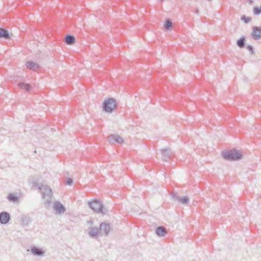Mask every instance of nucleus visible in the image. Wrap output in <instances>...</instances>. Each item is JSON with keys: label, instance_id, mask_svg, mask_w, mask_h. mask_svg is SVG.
<instances>
[{"label": "nucleus", "instance_id": "f257e3e1", "mask_svg": "<svg viewBox=\"0 0 261 261\" xmlns=\"http://www.w3.org/2000/svg\"><path fill=\"white\" fill-rule=\"evenodd\" d=\"M88 205L94 212L98 214L106 215L108 211V209L104 207L103 204L98 200L89 201Z\"/></svg>", "mask_w": 261, "mask_h": 261}, {"label": "nucleus", "instance_id": "f03ea898", "mask_svg": "<svg viewBox=\"0 0 261 261\" xmlns=\"http://www.w3.org/2000/svg\"><path fill=\"white\" fill-rule=\"evenodd\" d=\"M34 188H37L39 192L42 194V198L45 199L46 197H51L53 192L51 188L47 185L41 184L39 185L37 182H34L33 184Z\"/></svg>", "mask_w": 261, "mask_h": 261}, {"label": "nucleus", "instance_id": "7ed1b4c3", "mask_svg": "<svg viewBox=\"0 0 261 261\" xmlns=\"http://www.w3.org/2000/svg\"><path fill=\"white\" fill-rule=\"evenodd\" d=\"M223 157L228 161H239L242 159L243 155L236 150H230L224 152Z\"/></svg>", "mask_w": 261, "mask_h": 261}, {"label": "nucleus", "instance_id": "20e7f679", "mask_svg": "<svg viewBox=\"0 0 261 261\" xmlns=\"http://www.w3.org/2000/svg\"><path fill=\"white\" fill-rule=\"evenodd\" d=\"M116 106V100L112 97L105 99L102 103V110L106 113H111Z\"/></svg>", "mask_w": 261, "mask_h": 261}, {"label": "nucleus", "instance_id": "39448f33", "mask_svg": "<svg viewBox=\"0 0 261 261\" xmlns=\"http://www.w3.org/2000/svg\"><path fill=\"white\" fill-rule=\"evenodd\" d=\"M251 36L255 40L261 39V27H253Z\"/></svg>", "mask_w": 261, "mask_h": 261}, {"label": "nucleus", "instance_id": "423d86ee", "mask_svg": "<svg viewBox=\"0 0 261 261\" xmlns=\"http://www.w3.org/2000/svg\"><path fill=\"white\" fill-rule=\"evenodd\" d=\"M161 152L163 160L165 162H168L170 160L172 152L169 148L167 147L166 148L161 149Z\"/></svg>", "mask_w": 261, "mask_h": 261}, {"label": "nucleus", "instance_id": "0eeeda50", "mask_svg": "<svg viewBox=\"0 0 261 261\" xmlns=\"http://www.w3.org/2000/svg\"><path fill=\"white\" fill-rule=\"evenodd\" d=\"M10 220L11 216L8 212L3 211L0 213V224H7Z\"/></svg>", "mask_w": 261, "mask_h": 261}, {"label": "nucleus", "instance_id": "6e6552de", "mask_svg": "<svg viewBox=\"0 0 261 261\" xmlns=\"http://www.w3.org/2000/svg\"><path fill=\"white\" fill-rule=\"evenodd\" d=\"M108 140L110 143H117L122 144L123 143V139L119 135L116 134H112L108 137Z\"/></svg>", "mask_w": 261, "mask_h": 261}, {"label": "nucleus", "instance_id": "1a4fd4ad", "mask_svg": "<svg viewBox=\"0 0 261 261\" xmlns=\"http://www.w3.org/2000/svg\"><path fill=\"white\" fill-rule=\"evenodd\" d=\"M99 228L100 233H103L105 236H108L110 231L111 227L109 223L102 222L100 224Z\"/></svg>", "mask_w": 261, "mask_h": 261}, {"label": "nucleus", "instance_id": "9d476101", "mask_svg": "<svg viewBox=\"0 0 261 261\" xmlns=\"http://www.w3.org/2000/svg\"><path fill=\"white\" fill-rule=\"evenodd\" d=\"M53 208L56 211L58 214H63L66 211V208L59 201H56L55 202Z\"/></svg>", "mask_w": 261, "mask_h": 261}, {"label": "nucleus", "instance_id": "9b49d317", "mask_svg": "<svg viewBox=\"0 0 261 261\" xmlns=\"http://www.w3.org/2000/svg\"><path fill=\"white\" fill-rule=\"evenodd\" d=\"M155 233L159 237H163L167 233V231L164 226H160L155 228Z\"/></svg>", "mask_w": 261, "mask_h": 261}, {"label": "nucleus", "instance_id": "f8f14e48", "mask_svg": "<svg viewBox=\"0 0 261 261\" xmlns=\"http://www.w3.org/2000/svg\"><path fill=\"white\" fill-rule=\"evenodd\" d=\"M99 232H100L99 227H90L88 231V234L90 237L95 238L98 236Z\"/></svg>", "mask_w": 261, "mask_h": 261}, {"label": "nucleus", "instance_id": "ddd939ff", "mask_svg": "<svg viewBox=\"0 0 261 261\" xmlns=\"http://www.w3.org/2000/svg\"><path fill=\"white\" fill-rule=\"evenodd\" d=\"M31 252L33 255L40 256L44 255L45 253L42 249L36 246H33L31 247Z\"/></svg>", "mask_w": 261, "mask_h": 261}, {"label": "nucleus", "instance_id": "4468645a", "mask_svg": "<svg viewBox=\"0 0 261 261\" xmlns=\"http://www.w3.org/2000/svg\"><path fill=\"white\" fill-rule=\"evenodd\" d=\"M10 34L8 31L3 28H0V39H4L8 40L10 39Z\"/></svg>", "mask_w": 261, "mask_h": 261}, {"label": "nucleus", "instance_id": "2eb2a0df", "mask_svg": "<svg viewBox=\"0 0 261 261\" xmlns=\"http://www.w3.org/2000/svg\"><path fill=\"white\" fill-rule=\"evenodd\" d=\"M26 67L31 70H36L40 68V66L33 61H28L25 63Z\"/></svg>", "mask_w": 261, "mask_h": 261}, {"label": "nucleus", "instance_id": "dca6fc26", "mask_svg": "<svg viewBox=\"0 0 261 261\" xmlns=\"http://www.w3.org/2000/svg\"><path fill=\"white\" fill-rule=\"evenodd\" d=\"M245 42L246 37L245 36H242L239 39L237 40V45L239 48H243L245 47Z\"/></svg>", "mask_w": 261, "mask_h": 261}, {"label": "nucleus", "instance_id": "f3484780", "mask_svg": "<svg viewBox=\"0 0 261 261\" xmlns=\"http://www.w3.org/2000/svg\"><path fill=\"white\" fill-rule=\"evenodd\" d=\"M18 86L20 88L24 89L27 92L30 91L32 89V86L29 84L24 82L19 83Z\"/></svg>", "mask_w": 261, "mask_h": 261}, {"label": "nucleus", "instance_id": "a211bd4d", "mask_svg": "<svg viewBox=\"0 0 261 261\" xmlns=\"http://www.w3.org/2000/svg\"><path fill=\"white\" fill-rule=\"evenodd\" d=\"M65 42L67 44H72L75 42V38L71 35H67L65 38Z\"/></svg>", "mask_w": 261, "mask_h": 261}, {"label": "nucleus", "instance_id": "6ab92c4d", "mask_svg": "<svg viewBox=\"0 0 261 261\" xmlns=\"http://www.w3.org/2000/svg\"><path fill=\"white\" fill-rule=\"evenodd\" d=\"M7 199L10 202H15L18 201L19 197L13 193H10L7 196Z\"/></svg>", "mask_w": 261, "mask_h": 261}, {"label": "nucleus", "instance_id": "aec40b11", "mask_svg": "<svg viewBox=\"0 0 261 261\" xmlns=\"http://www.w3.org/2000/svg\"><path fill=\"white\" fill-rule=\"evenodd\" d=\"M189 198L188 196H185L181 197H179L177 201L184 205H187L189 204Z\"/></svg>", "mask_w": 261, "mask_h": 261}, {"label": "nucleus", "instance_id": "412c9836", "mask_svg": "<svg viewBox=\"0 0 261 261\" xmlns=\"http://www.w3.org/2000/svg\"><path fill=\"white\" fill-rule=\"evenodd\" d=\"M20 221L23 225H27L31 222V219L28 216H24L21 217Z\"/></svg>", "mask_w": 261, "mask_h": 261}, {"label": "nucleus", "instance_id": "4be33fe9", "mask_svg": "<svg viewBox=\"0 0 261 261\" xmlns=\"http://www.w3.org/2000/svg\"><path fill=\"white\" fill-rule=\"evenodd\" d=\"M172 27V22L171 21L168 19H166L165 23L164 25V28L165 30H169Z\"/></svg>", "mask_w": 261, "mask_h": 261}, {"label": "nucleus", "instance_id": "5701e85b", "mask_svg": "<svg viewBox=\"0 0 261 261\" xmlns=\"http://www.w3.org/2000/svg\"><path fill=\"white\" fill-rule=\"evenodd\" d=\"M51 197H46V198L45 199V202H44V206L46 208H49L51 205Z\"/></svg>", "mask_w": 261, "mask_h": 261}, {"label": "nucleus", "instance_id": "b1692460", "mask_svg": "<svg viewBox=\"0 0 261 261\" xmlns=\"http://www.w3.org/2000/svg\"><path fill=\"white\" fill-rule=\"evenodd\" d=\"M241 20L244 21L245 23H248L251 20V18L244 15L241 16Z\"/></svg>", "mask_w": 261, "mask_h": 261}, {"label": "nucleus", "instance_id": "393cba45", "mask_svg": "<svg viewBox=\"0 0 261 261\" xmlns=\"http://www.w3.org/2000/svg\"><path fill=\"white\" fill-rule=\"evenodd\" d=\"M253 11L254 14L256 15H258L261 14V6L259 7L257 6L254 7Z\"/></svg>", "mask_w": 261, "mask_h": 261}, {"label": "nucleus", "instance_id": "a878e982", "mask_svg": "<svg viewBox=\"0 0 261 261\" xmlns=\"http://www.w3.org/2000/svg\"><path fill=\"white\" fill-rule=\"evenodd\" d=\"M170 195L174 201H178L179 199V197L177 195V193L174 192H172Z\"/></svg>", "mask_w": 261, "mask_h": 261}, {"label": "nucleus", "instance_id": "bb28decb", "mask_svg": "<svg viewBox=\"0 0 261 261\" xmlns=\"http://www.w3.org/2000/svg\"><path fill=\"white\" fill-rule=\"evenodd\" d=\"M246 49L249 51L250 54L252 55L254 54V48L251 45H248Z\"/></svg>", "mask_w": 261, "mask_h": 261}, {"label": "nucleus", "instance_id": "cd10ccee", "mask_svg": "<svg viewBox=\"0 0 261 261\" xmlns=\"http://www.w3.org/2000/svg\"><path fill=\"white\" fill-rule=\"evenodd\" d=\"M73 182V180L71 178H67L66 179V185L68 186H71Z\"/></svg>", "mask_w": 261, "mask_h": 261}, {"label": "nucleus", "instance_id": "c85d7f7f", "mask_svg": "<svg viewBox=\"0 0 261 261\" xmlns=\"http://www.w3.org/2000/svg\"><path fill=\"white\" fill-rule=\"evenodd\" d=\"M247 2L250 4L252 5L253 4V0H247Z\"/></svg>", "mask_w": 261, "mask_h": 261}, {"label": "nucleus", "instance_id": "c756f323", "mask_svg": "<svg viewBox=\"0 0 261 261\" xmlns=\"http://www.w3.org/2000/svg\"><path fill=\"white\" fill-rule=\"evenodd\" d=\"M88 223H90V224H92L93 222H92V220H90V221H88Z\"/></svg>", "mask_w": 261, "mask_h": 261}, {"label": "nucleus", "instance_id": "7c9ffc66", "mask_svg": "<svg viewBox=\"0 0 261 261\" xmlns=\"http://www.w3.org/2000/svg\"><path fill=\"white\" fill-rule=\"evenodd\" d=\"M195 13H196L197 14H198V9H196V10L195 11Z\"/></svg>", "mask_w": 261, "mask_h": 261}]
</instances>
